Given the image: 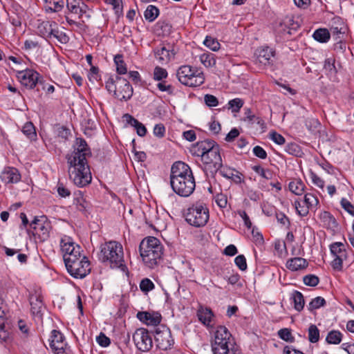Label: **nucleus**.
Here are the masks:
<instances>
[{"mask_svg": "<svg viewBox=\"0 0 354 354\" xmlns=\"http://www.w3.org/2000/svg\"><path fill=\"white\" fill-rule=\"evenodd\" d=\"M196 156L201 157V161L204 165V172L207 171L214 175L223 162L221 156L219 145L214 140H205L198 142L194 147Z\"/></svg>", "mask_w": 354, "mask_h": 354, "instance_id": "obj_2", "label": "nucleus"}, {"mask_svg": "<svg viewBox=\"0 0 354 354\" xmlns=\"http://www.w3.org/2000/svg\"><path fill=\"white\" fill-rule=\"evenodd\" d=\"M253 153L255 156L261 159H266L268 156L267 152L260 146H255L253 148Z\"/></svg>", "mask_w": 354, "mask_h": 354, "instance_id": "obj_59", "label": "nucleus"}, {"mask_svg": "<svg viewBox=\"0 0 354 354\" xmlns=\"http://www.w3.org/2000/svg\"><path fill=\"white\" fill-rule=\"evenodd\" d=\"M342 334L338 330L330 331L326 337V342L330 344H338L341 342Z\"/></svg>", "mask_w": 354, "mask_h": 354, "instance_id": "obj_38", "label": "nucleus"}, {"mask_svg": "<svg viewBox=\"0 0 354 354\" xmlns=\"http://www.w3.org/2000/svg\"><path fill=\"white\" fill-rule=\"evenodd\" d=\"M72 258L70 257L68 260L64 262L68 272L74 278H84L91 272L90 261L82 254Z\"/></svg>", "mask_w": 354, "mask_h": 354, "instance_id": "obj_8", "label": "nucleus"}, {"mask_svg": "<svg viewBox=\"0 0 354 354\" xmlns=\"http://www.w3.org/2000/svg\"><path fill=\"white\" fill-rule=\"evenodd\" d=\"M61 252L63 254L64 261L68 260L71 257H77L82 254V248L78 244H76L73 239L68 236H64L60 240Z\"/></svg>", "mask_w": 354, "mask_h": 354, "instance_id": "obj_13", "label": "nucleus"}, {"mask_svg": "<svg viewBox=\"0 0 354 354\" xmlns=\"http://www.w3.org/2000/svg\"><path fill=\"white\" fill-rule=\"evenodd\" d=\"M245 121H248L250 123H254L256 122L261 127H263L264 125V121L262 118L259 117H257L255 115H254L251 111L250 109H245Z\"/></svg>", "mask_w": 354, "mask_h": 354, "instance_id": "obj_40", "label": "nucleus"}, {"mask_svg": "<svg viewBox=\"0 0 354 354\" xmlns=\"http://www.w3.org/2000/svg\"><path fill=\"white\" fill-rule=\"evenodd\" d=\"M114 62L116 66V71L120 75L126 74L127 68L125 62L123 60V56L118 54L114 57Z\"/></svg>", "mask_w": 354, "mask_h": 354, "instance_id": "obj_36", "label": "nucleus"}, {"mask_svg": "<svg viewBox=\"0 0 354 354\" xmlns=\"http://www.w3.org/2000/svg\"><path fill=\"white\" fill-rule=\"evenodd\" d=\"M204 44L213 51H216L220 48L218 41L211 37H206Z\"/></svg>", "mask_w": 354, "mask_h": 354, "instance_id": "obj_50", "label": "nucleus"}, {"mask_svg": "<svg viewBox=\"0 0 354 354\" xmlns=\"http://www.w3.org/2000/svg\"><path fill=\"white\" fill-rule=\"evenodd\" d=\"M158 8L153 5L148 6L144 13L145 18L149 22L153 21L158 17Z\"/></svg>", "mask_w": 354, "mask_h": 354, "instance_id": "obj_37", "label": "nucleus"}, {"mask_svg": "<svg viewBox=\"0 0 354 354\" xmlns=\"http://www.w3.org/2000/svg\"><path fill=\"white\" fill-rule=\"evenodd\" d=\"M66 4L68 12L77 15L78 19L91 17L89 8L82 0H66Z\"/></svg>", "mask_w": 354, "mask_h": 354, "instance_id": "obj_17", "label": "nucleus"}, {"mask_svg": "<svg viewBox=\"0 0 354 354\" xmlns=\"http://www.w3.org/2000/svg\"><path fill=\"white\" fill-rule=\"evenodd\" d=\"M308 339L311 343H316L319 339V330L314 324H311L308 328Z\"/></svg>", "mask_w": 354, "mask_h": 354, "instance_id": "obj_44", "label": "nucleus"}, {"mask_svg": "<svg viewBox=\"0 0 354 354\" xmlns=\"http://www.w3.org/2000/svg\"><path fill=\"white\" fill-rule=\"evenodd\" d=\"M347 31V27L341 17H335L331 20L330 32L335 39H341Z\"/></svg>", "mask_w": 354, "mask_h": 354, "instance_id": "obj_20", "label": "nucleus"}, {"mask_svg": "<svg viewBox=\"0 0 354 354\" xmlns=\"http://www.w3.org/2000/svg\"><path fill=\"white\" fill-rule=\"evenodd\" d=\"M285 151L289 154L298 156L301 153V148L297 144L291 142L286 146Z\"/></svg>", "mask_w": 354, "mask_h": 354, "instance_id": "obj_51", "label": "nucleus"}, {"mask_svg": "<svg viewBox=\"0 0 354 354\" xmlns=\"http://www.w3.org/2000/svg\"><path fill=\"white\" fill-rule=\"evenodd\" d=\"M288 187L291 192L300 196L304 192L305 185L301 179L295 178L289 183Z\"/></svg>", "mask_w": 354, "mask_h": 354, "instance_id": "obj_33", "label": "nucleus"}, {"mask_svg": "<svg viewBox=\"0 0 354 354\" xmlns=\"http://www.w3.org/2000/svg\"><path fill=\"white\" fill-rule=\"evenodd\" d=\"M97 342L103 347H106L111 344L110 339L106 337L103 333H100L96 338Z\"/></svg>", "mask_w": 354, "mask_h": 354, "instance_id": "obj_58", "label": "nucleus"}, {"mask_svg": "<svg viewBox=\"0 0 354 354\" xmlns=\"http://www.w3.org/2000/svg\"><path fill=\"white\" fill-rule=\"evenodd\" d=\"M17 77L21 84L28 89H33L37 84L41 83L40 74L33 69L17 71Z\"/></svg>", "mask_w": 354, "mask_h": 354, "instance_id": "obj_14", "label": "nucleus"}, {"mask_svg": "<svg viewBox=\"0 0 354 354\" xmlns=\"http://www.w3.org/2000/svg\"><path fill=\"white\" fill-rule=\"evenodd\" d=\"M304 202L306 206L302 207L301 209H299V207H300V202L298 201L295 202V206L297 212L301 216H306L309 212V209L315 207L318 204L319 201L315 195L308 193L304 196Z\"/></svg>", "mask_w": 354, "mask_h": 354, "instance_id": "obj_21", "label": "nucleus"}, {"mask_svg": "<svg viewBox=\"0 0 354 354\" xmlns=\"http://www.w3.org/2000/svg\"><path fill=\"white\" fill-rule=\"evenodd\" d=\"M154 54L156 58L162 64L169 62L175 55V53L169 52L165 46L156 48L154 50Z\"/></svg>", "mask_w": 354, "mask_h": 354, "instance_id": "obj_29", "label": "nucleus"}, {"mask_svg": "<svg viewBox=\"0 0 354 354\" xmlns=\"http://www.w3.org/2000/svg\"><path fill=\"white\" fill-rule=\"evenodd\" d=\"M133 340L137 348L142 352L149 351L153 346L152 337L144 328L136 329L133 335Z\"/></svg>", "mask_w": 354, "mask_h": 354, "instance_id": "obj_15", "label": "nucleus"}, {"mask_svg": "<svg viewBox=\"0 0 354 354\" xmlns=\"http://www.w3.org/2000/svg\"><path fill=\"white\" fill-rule=\"evenodd\" d=\"M88 77L89 81L91 82L100 80V75L99 74L98 67L91 66L90 71L88 74Z\"/></svg>", "mask_w": 354, "mask_h": 354, "instance_id": "obj_54", "label": "nucleus"}, {"mask_svg": "<svg viewBox=\"0 0 354 354\" xmlns=\"http://www.w3.org/2000/svg\"><path fill=\"white\" fill-rule=\"evenodd\" d=\"M330 250L334 257V259L331 262V266L335 270H342L343 268V261L347 257V253L344 243L335 242L330 245Z\"/></svg>", "mask_w": 354, "mask_h": 354, "instance_id": "obj_16", "label": "nucleus"}, {"mask_svg": "<svg viewBox=\"0 0 354 354\" xmlns=\"http://www.w3.org/2000/svg\"><path fill=\"white\" fill-rule=\"evenodd\" d=\"M169 179L172 190L180 196L188 197L195 189L196 183L192 170L184 162L173 163Z\"/></svg>", "mask_w": 354, "mask_h": 354, "instance_id": "obj_1", "label": "nucleus"}, {"mask_svg": "<svg viewBox=\"0 0 354 354\" xmlns=\"http://www.w3.org/2000/svg\"><path fill=\"white\" fill-rule=\"evenodd\" d=\"M176 75L181 84L190 87L199 86L205 80L203 73L188 65L179 67Z\"/></svg>", "mask_w": 354, "mask_h": 354, "instance_id": "obj_10", "label": "nucleus"}, {"mask_svg": "<svg viewBox=\"0 0 354 354\" xmlns=\"http://www.w3.org/2000/svg\"><path fill=\"white\" fill-rule=\"evenodd\" d=\"M57 192L58 194L62 197H67L69 196L71 194V192L68 189H67L63 183H58L57 184Z\"/></svg>", "mask_w": 354, "mask_h": 354, "instance_id": "obj_60", "label": "nucleus"}, {"mask_svg": "<svg viewBox=\"0 0 354 354\" xmlns=\"http://www.w3.org/2000/svg\"><path fill=\"white\" fill-rule=\"evenodd\" d=\"M278 336L283 340L287 342H293L295 337L292 335L291 330L290 328H281L278 331Z\"/></svg>", "mask_w": 354, "mask_h": 354, "instance_id": "obj_43", "label": "nucleus"}, {"mask_svg": "<svg viewBox=\"0 0 354 354\" xmlns=\"http://www.w3.org/2000/svg\"><path fill=\"white\" fill-rule=\"evenodd\" d=\"M137 318L147 325L159 326L162 317L158 312L140 311L137 313Z\"/></svg>", "mask_w": 354, "mask_h": 354, "instance_id": "obj_22", "label": "nucleus"}, {"mask_svg": "<svg viewBox=\"0 0 354 354\" xmlns=\"http://www.w3.org/2000/svg\"><path fill=\"white\" fill-rule=\"evenodd\" d=\"M168 75V73L166 69L160 67L156 66L153 71V79L156 81H162V80L167 78Z\"/></svg>", "mask_w": 354, "mask_h": 354, "instance_id": "obj_47", "label": "nucleus"}, {"mask_svg": "<svg viewBox=\"0 0 354 354\" xmlns=\"http://www.w3.org/2000/svg\"><path fill=\"white\" fill-rule=\"evenodd\" d=\"M0 178L5 184H13L20 180L21 174L15 167H6L1 173Z\"/></svg>", "mask_w": 354, "mask_h": 354, "instance_id": "obj_23", "label": "nucleus"}, {"mask_svg": "<svg viewBox=\"0 0 354 354\" xmlns=\"http://www.w3.org/2000/svg\"><path fill=\"white\" fill-rule=\"evenodd\" d=\"M140 256L144 263L153 268L160 261L163 254V247L160 241L154 236L142 239L139 245Z\"/></svg>", "mask_w": 354, "mask_h": 354, "instance_id": "obj_3", "label": "nucleus"}, {"mask_svg": "<svg viewBox=\"0 0 354 354\" xmlns=\"http://www.w3.org/2000/svg\"><path fill=\"white\" fill-rule=\"evenodd\" d=\"M99 260L109 265L112 268L124 266V252L122 245L118 241H110L101 245Z\"/></svg>", "mask_w": 354, "mask_h": 354, "instance_id": "obj_5", "label": "nucleus"}, {"mask_svg": "<svg viewBox=\"0 0 354 354\" xmlns=\"http://www.w3.org/2000/svg\"><path fill=\"white\" fill-rule=\"evenodd\" d=\"M330 34L327 29L319 28L314 32L313 38L319 42L324 43L329 40Z\"/></svg>", "mask_w": 354, "mask_h": 354, "instance_id": "obj_35", "label": "nucleus"}, {"mask_svg": "<svg viewBox=\"0 0 354 354\" xmlns=\"http://www.w3.org/2000/svg\"><path fill=\"white\" fill-rule=\"evenodd\" d=\"M212 347L214 354H241V351L236 346L231 333L224 326L216 327Z\"/></svg>", "mask_w": 354, "mask_h": 354, "instance_id": "obj_4", "label": "nucleus"}, {"mask_svg": "<svg viewBox=\"0 0 354 354\" xmlns=\"http://www.w3.org/2000/svg\"><path fill=\"white\" fill-rule=\"evenodd\" d=\"M66 159L69 165V178L74 184L81 187L88 185L91 182L92 176L87 160H77L76 158Z\"/></svg>", "mask_w": 354, "mask_h": 354, "instance_id": "obj_6", "label": "nucleus"}, {"mask_svg": "<svg viewBox=\"0 0 354 354\" xmlns=\"http://www.w3.org/2000/svg\"><path fill=\"white\" fill-rule=\"evenodd\" d=\"M157 87L161 91H166L169 95H172L174 93V88L171 84H166L165 82H160L157 84Z\"/></svg>", "mask_w": 354, "mask_h": 354, "instance_id": "obj_61", "label": "nucleus"}, {"mask_svg": "<svg viewBox=\"0 0 354 354\" xmlns=\"http://www.w3.org/2000/svg\"><path fill=\"white\" fill-rule=\"evenodd\" d=\"M216 203L221 208H225L227 203L226 195L223 194H217L216 196Z\"/></svg>", "mask_w": 354, "mask_h": 354, "instance_id": "obj_62", "label": "nucleus"}, {"mask_svg": "<svg viewBox=\"0 0 354 354\" xmlns=\"http://www.w3.org/2000/svg\"><path fill=\"white\" fill-rule=\"evenodd\" d=\"M308 263L306 259L301 257H294L288 259L286 262V267L291 271H297L306 268Z\"/></svg>", "mask_w": 354, "mask_h": 354, "instance_id": "obj_28", "label": "nucleus"}, {"mask_svg": "<svg viewBox=\"0 0 354 354\" xmlns=\"http://www.w3.org/2000/svg\"><path fill=\"white\" fill-rule=\"evenodd\" d=\"M234 263L241 270L245 271L247 270L246 259L243 254L238 255L234 259Z\"/></svg>", "mask_w": 354, "mask_h": 354, "instance_id": "obj_53", "label": "nucleus"}, {"mask_svg": "<svg viewBox=\"0 0 354 354\" xmlns=\"http://www.w3.org/2000/svg\"><path fill=\"white\" fill-rule=\"evenodd\" d=\"M342 207L351 215L354 216V205L346 198L341 200Z\"/></svg>", "mask_w": 354, "mask_h": 354, "instance_id": "obj_57", "label": "nucleus"}, {"mask_svg": "<svg viewBox=\"0 0 354 354\" xmlns=\"http://www.w3.org/2000/svg\"><path fill=\"white\" fill-rule=\"evenodd\" d=\"M133 127L136 129L137 134L139 136L143 137L146 135L147 131L146 127L140 122H138V124H135Z\"/></svg>", "mask_w": 354, "mask_h": 354, "instance_id": "obj_64", "label": "nucleus"}, {"mask_svg": "<svg viewBox=\"0 0 354 354\" xmlns=\"http://www.w3.org/2000/svg\"><path fill=\"white\" fill-rule=\"evenodd\" d=\"M153 283L148 278L143 279L140 283V288L142 292H147L154 288Z\"/></svg>", "mask_w": 354, "mask_h": 354, "instance_id": "obj_52", "label": "nucleus"}, {"mask_svg": "<svg viewBox=\"0 0 354 354\" xmlns=\"http://www.w3.org/2000/svg\"><path fill=\"white\" fill-rule=\"evenodd\" d=\"M186 221L194 227H202L209 220V209L202 203H196L187 209L185 215Z\"/></svg>", "mask_w": 354, "mask_h": 354, "instance_id": "obj_9", "label": "nucleus"}, {"mask_svg": "<svg viewBox=\"0 0 354 354\" xmlns=\"http://www.w3.org/2000/svg\"><path fill=\"white\" fill-rule=\"evenodd\" d=\"M270 138L274 142L279 145H283L286 142L284 137L276 131H272L270 133Z\"/></svg>", "mask_w": 354, "mask_h": 354, "instance_id": "obj_56", "label": "nucleus"}, {"mask_svg": "<svg viewBox=\"0 0 354 354\" xmlns=\"http://www.w3.org/2000/svg\"><path fill=\"white\" fill-rule=\"evenodd\" d=\"M274 52L272 48L266 47L258 50L257 54V63L264 66H268L272 63V57H274Z\"/></svg>", "mask_w": 354, "mask_h": 354, "instance_id": "obj_26", "label": "nucleus"}, {"mask_svg": "<svg viewBox=\"0 0 354 354\" xmlns=\"http://www.w3.org/2000/svg\"><path fill=\"white\" fill-rule=\"evenodd\" d=\"M76 144L77 149L74 150L71 155H67L66 158H76V159H82L87 160L86 158L91 156V151L86 140L83 138H77Z\"/></svg>", "mask_w": 354, "mask_h": 354, "instance_id": "obj_19", "label": "nucleus"}, {"mask_svg": "<svg viewBox=\"0 0 354 354\" xmlns=\"http://www.w3.org/2000/svg\"><path fill=\"white\" fill-rule=\"evenodd\" d=\"M154 339L156 346L161 350H167L173 346L174 340L170 329L165 325H159L154 330Z\"/></svg>", "mask_w": 354, "mask_h": 354, "instance_id": "obj_12", "label": "nucleus"}, {"mask_svg": "<svg viewBox=\"0 0 354 354\" xmlns=\"http://www.w3.org/2000/svg\"><path fill=\"white\" fill-rule=\"evenodd\" d=\"M218 171L220 174L227 179H231L235 183H241L242 181V174L239 171L236 169L231 168L227 166H224L223 162L221 163V167H219Z\"/></svg>", "mask_w": 354, "mask_h": 354, "instance_id": "obj_24", "label": "nucleus"}, {"mask_svg": "<svg viewBox=\"0 0 354 354\" xmlns=\"http://www.w3.org/2000/svg\"><path fill=\"white\" fill-rule=\"evenodd\" d=\"M57 28V23L55 21H45L41 22L37 27L39 34L46 39L52 38L53 28Z\"/></svg>", "mask_w": 354, "mask_h": 354, "instance_id": "obj_27", "label": "nucleus"}, {"mask_svg": "<svg viewBox=\"0 0 354 354\" xmlns=\"http://www.w3.org/2000/svg\"><path fill=\"white\" fill-rule=\"evenodd\" d=\"M171 25L166 21H159L155 25V31L159 36L169 35L171 32Z\"/></svg>", "mask_w": 354, "mask_h": 354, "instance_id": "obj_31", "label": "nucleus"}, {"mask_svg": "<svg viewBox=\"0 0 354 354\" xmlns=\"http://www.w3.org/2000/svg\"><path fill=\"white\" fill-rule=\"evenodd\" d=\"M244 102L241 98H234L228 102L229 109L234 113H237L243 106Z\"/></svg>", "mask_w": 354, "mask_h": 354, "instance_id": "obj_45", "label": "nucleus"}, {"mask_svg": "<svg viewBox=\"0 0 354 354\" xmlns=\"http://www.w3.org/2000/svg\"><path fill=\"white\" fill-rule=\"evenodd\" d=\"M105 87L109 92L113 93L115 97L119 100L127 101L129 100L133 95V88L127 80L118 75L110 76L106 82Z\"/></svg>", "mask_w": 354, "mask_h": 354, "instance_id": "obj_7", "label": "nucleus"}, {"mask_svg": "<svg viewBox=\"0 0 354 354\" xmlns=\"http://www.w3.org/2000/svg\"><path fill=\"white\" fill-rule=\"evenodd\" d=\"M50 346L54 354H66V343L64 337L57 330H53L51 332Z\"/></svg>", "mask_w": 354, "mask_h": 354, "instance_id": "obj_18", "label": "nucleus"}, {"mask_svg": "<svg viewBox=\"0 0 354 354\" xmlns=\"http://www.w3.org/2000/svg\"><path fill=\"white\" fill-rule=\"evenodd\" d=\"M204 101L205 104L209 107H214L218 104L217 97L211 94L205 95Z\"/></svg>", "mask_w": 354, "mask_h": 354, "instance_id": "obj_55", "label": "nucleus"}, {"mask_svg": "<svg viewBox=\"0 0 354 354\" xmlns=\"http://www.w3.org/2000/svg\"><path fill=\"white\" fill-rule=\"evenodd\" d=\"M165 133V127L162 124H156L153 128V134L158 137L162 138Z\"/></svg>", "mask_w": 354, "mask_h": 354, "instance_id": "obj_63", "label": "nucleus"}, {"mask_svg": "<svg viewBox=\"0 0 354 354\" xmlns=\"http://www.w3.org/2000/svg\"><path fill=\"white\" fill-rule=\"evenodd\" d=\"M75 195L76 197L74 198V205H76V208L80 212L85 211L88 207V203L83 198L82 192H79L77 194H75Z\"/></svg>", "mask_w": 354, "mask_h": 354, "instance_id": "obj_41", "label": "nucleus"}, {"mask_svg": "<svg viewBox=\"0 0 354 354\" xmlns=\"http://www.w3.org/2000/svg\"><path fill=\"white\" fill-rule=\"evenodd\" d=\"M290 299L294 303V308L298 312L304 309L305 301L302 293L298 290H294L291 295Z\"/></svg>", "mask_w": 354, "mask_h": 354, "instance_id": "obj_32", "label": "nucleus"}, {"mask_svg": "<svg viewBox=\"0 0 354 354\" xmlns=\"http://www.w3.org/2000/svg\"><path fill=\"white\" fill-rule=\"evenodd\" d=\"M30 225L32 229V234L40 241H45L48 239L51 225L46 216H35Z\"/></svg>", "mask_w": 354, "mask_h": 354, "instance_id": "obj_11", "label": "nucleus"}, {"mask_svg": "<svg viewBox=\"0 0 354 354\" xmlns=\"http://www.w3.org/2000/svg\"><path fill=\"white\" fill-rule=\"evenodd\" d=\"M200 60L206 67L213 66L216 64L214 55L211 53H203L201 55Z\"/></svg>", "mask_w": 354, "mask_h": 354, "instance_id": "obj_42", "label": "nucleus"}, {"mask_svg": "<svg viewBox=\"0 0 354 354\" xmlns=\"http://www.w3.org/2000/svg\"><path fill=\"white\" fill-rule=\"evenodd\" d=\"M52 37L56 38L62 44H66L69 41V37L66 35V34L59 31L57 26V28H53Z\"/></svg>", "mask_w": 354, "mask_h": 354, "instance_id": "obj_46", "label": "nucleus"}, {"mask_svg": "<svg viewBox=\"0 0 354 354\" xmlns=\"http://www.w3.org/2000/svg\"><path fill=\"white\" fill-rule=\"evenodd\" d=\"M303 281L305 285L314 287L319 283V279L315 274H307L304 277Z\"/></svg>", "mask_w": 354, "mask_h": 354, "instance_id": "obj_49", "label": "nucleus"}, {"mask_svg": "<svg viewBox=\"0 0 354 354\" xmlns=\"http://www.w3.org/2000/svg\"><path fill=\"white\" fill-rule=\"evenodd\" d=\"M29 300L32 315L41 317V310L44 307L42 297L37 293L32 294Z\"/></svg>", "mask_w": 354, "mask_h": 354, "instance_id": "obj_25", "label": "nucleus"}, {"mask_svg": "<svg viewBox=\"0 0 354 354\" xmlns=\"http://www.w3.org/2000/svg\"><path fill=\"white\" fill-rule=\"evenodd\" d=\"M321 219L324 223L329 226L334 227L336 225V220L334 216L328 212H324L320 215Z\"/></svg>", "mask_w": 354, "mask_h": 354, "instance_id": "obj_48", "label": "nucleus"}, {"mask_svg": "<svg viewBox=\"0 0 354 354\" xmlns=\"http://www.w3.org/2000/svg\"><path fill=\"white\" fill-rule=\"evenodd\" d=\"M197 316L198 317L199 321L203 324L204 325L209 326L212 318L214 316L213 312L209 308H202L201 307L197 310Z\"/></svg>", "mask_w": 354, "mask_h": 354, "instance_id": "obj_30", "label": "nucleus"}, {"mask_svg": "<svg viewBox=\"0 0 354 354\" xmlns=\"http://www.w3.org/2000/svg\"><path fill=\"white\" fill-rule=\"evenodd\" d=\"M21 131L30 140H35L37 138L35 127L31 122H26L24 125Z\"/></svg>", "mask_w": 354, "mask_h": 354, "instance_id": "obj_34", "label": "nucleus"}, {"mask_svg": "<svg viewBox=\"0 0 354 354\" xmlns=\"http://www.w3.org/2000/svg\"><path fill=\"white\" fill-rule=\"evenodd\" d=\"M326 304V302L324 298L322 297H317L311 300L307 307L309 311L313 312L320 307L324 306Z\"/></svg>", "mask_w": 354, "mask_h": 354, "instance_id": "obj_39", "label": "nucleus"}]
</instances>
